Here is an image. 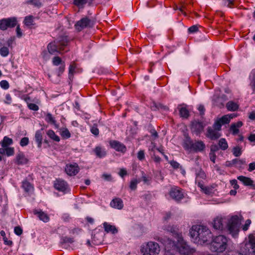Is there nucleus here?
Returning <instances> with one entry per match:
<instances>
[{
  "label": "nucleus",
  "instance_id": "f257e3e1",
  "mask_svg": "<svg viewBox=\"0 0 255 255\" xmlns=\"http://www.w3.org/2000/svg\"><path fill=\"white\" fill-rule=\"evenodd\" d=\"M191 237L194 243L202 245L210 241L212 237L210 230L206 226L194 225L190 231Z\"/></svg>",
  "mask_w": 255,
  "mask_h": 255
},
{
  "label": "nucleus",
  "instance_id": "f03ea898",
  "mask_svg": "<svg viewBox=\"0 0 255 255\" xmlns=\"http://www.w3.org/2000/svg\"><path fill=\"white\" fill-rule=\"evenodd\" d=\"M228 239L223 235L213 238L209 244V249L212 252L222 253L226 249L228 246Z\"/></svg>",
  "mask_w": 255,
  "mask_h": 255
},
{
  "label": "nucleus",
  "instance_id": "7ed1b4c3",
  "mask_svg": "<svg viewBox=\"0 0 255 255\" xmlns=\"http://www.w3.org/2000/svg\"><path fill=\"white\" fill-rule=\"evenodd\" d=\"M69 42L66 36H60L56 41L50 42L47 45L49 53L54 54L55 53H62L64 50V47L67 45Z\"/></svg>",
  "mask_w": 255,
  "mask_h": 255
},
{
  "label": "nucleus",
  "instance_id": "20e7f679",
  "mask_svg": "<svg viewBox=\"0 0 255 255\" xmlns=\"http://www.w3.org/2000/svg\"><path fill=\"white\" fill-rule=\"evenodd\" d=\"M183 147L188 150L194 151L195 152H201L204 150L205 144L201 140H195L193 142L190 137L187 136L184 139Z\"/></svg>",
  "mask_w": 255,
  "mask_h": 255
},
{
  "label": "nucleus",
  "instance_id": "39448f33",
  "mask_svg": "<svg viewBox=\"0 0 255 255\" xmlns=\"http://www.w3.org/2000/svg\"><path fill=\"white\" fill-rule=\"evenodd\" d=\"M161 251L159 244L153 241L148 242L143 244L140 249L143 255H159Z\"/></svg>",
  "mask_w": 255,
  "mask_h": 255
},
{
  "label": "nucleus",
  "instance_id": "423d86ee",
  "mask_svg": "<svg viewBox=\"0 0 255 255\" xmlns=\"http://www.w3.org/2000/svg\"><path fill=\"white\" fill-rule=\"evenodd\" d=\"M177 249L175 252H177L181 255H189L193 252V249L184 241L181 235H177Z\"/></svg>",
  "mask_w": 255,
  "mask_h": 255
},
{
  "label": "nucleus",
  "instance_id": "0eeeda50",
  "mask_svg": "<svg viewBox=\"0 0 255 255\" xmlns=\"http://www.w3.org/2000/svg\"><path fill=\"white\" fill-rule=\"evenodd\" d=\"M241 224V220L238 216H233L229 220L228 230L233 237L236 238L238 236Z\"/></svg>",
  "mask_w": 255,
  "mask_h": 255
},
{
  "label": "nucleus",
  "instance_id": "6e6552de",
  "mask_svg": "<svg viewBox=\"0 0 255 255\" xmlns=\"http://www.w3.org/2000/svg\"><path fill=\"white\" fill-rule=\"evenodd\" d=\"M154 239L161 243L167 251H175L177 249V243L166 236L156 237Z\"/></svg>",
  "mask_w": 255,
  "mask_h": 255
},
{
  "label": "nucleus",
  "instance_id": "1a4fd4ad",
  "mask_svg": "<svg viewBox=\"0 0 255 255\" xmlns=\"http://www.w3.org/2000/svg\"><path fill=\"white\" fill-rule=\"evenodd\" d=\"M154 239L161 243L167 251H175L177 249V243L166 236L156 237Z\"/></svg>",
  "mask_w": 255,
  "mask_h": 255
},
{
  "label": "nucleus",
  "instance_id": "9d476101",
  "mask_svg": "<svg viewBox=\"0 0 255 255\" xmlns=\"http://www.w3.org/2000/svg\"><path fill=\"white\" fill-rule=\"evenodd\" d=\"M17 21L14 17L3 18L0 20V29L5 30L8 28H12L17 25Z\"/></svg>",
  "mask_w": 255,
  "mask_h": 255
},
{
  "label": "nucleus",
  "instance_id": "9b49d317",
  "mask_svg": "<svg viewBox=\"0 0 255 255\" xmlns=\"http://www.w3.org/2000/svg\"><path fill=\"white\" fill-rule=\"evenodd\" d=\"M94 24V21L88 17H84L78 21L75 25V28L78 31H81L85 28L92 27Z\"/></svg>",
  "mask_w": 255,
  "mask_h": 255
},
{
  "label": "nucleus",
  "instance_id": "f8f14e48",
  "mask_svg": "<svg viewBox=\"0 0 255 255\" xmlns=\"http://www.w3.org/2000/svg\"><path fill=\"white\" fill-rule=\"evenodd\" d=\"M170 196L176 201H179L184 197L182 190L178 188L174 187L171 188L169 192Z\"/></svg>",
  "mask_w": 255,
  "mask_h": 255
},
{
  "label": "nucleus",
  "instance_id": "ddd939ff",
  "mask_svg": "<svg viewBox=\"0 0 255 255\" xmlns=\"http://www.w3.org/2000/svg\"><path fill=\"white\" fill-rule=\"evenodd\" d=\"M66 173L70 176L75 175L79 171V167L76 163L68 164L65 168Z\"/></svg>",
  "mask_w": 255,
  "mask_h": 255
},
{
  "label": "nucleus",
  "instance_id": "4468645a",
  "mask_svg": "<svg viewBox=\"0 0 255 255\" xmlns=\"http://www.w3.org/2000/svg\"><path fill=\"white\" fill-rule=\"evenodd\" d=\"M227 100V97L224 94H222L221 96L215 94L213 96V101L214 105L220 108L224 106V103Z\"/></svg>",
  "mask_w": 255,
  "mask_h": 255
},
{
  "label": "nucleus",
  "instance_id": "2eb2a0df",
  "mask_svg": "<svg viewBox=\"0 0 255 255\" xmlns=\"http://www.w3.org/2000/svg\"><path fill=\"white\" fill-rule=\"evenodd\" d=\"M54 186L56 190L63 192H66L68 188L67 183L63 180L60 179L55 181Z\"/></svg>",
  "mask_w": 255,
  "mask_h": 255
},
{
  "label": "nucleus",
  "instance_id": "dca6fc26",
  "mask_svg": "<svg viewBox=\"0 0 255 255\" xmlns=\"http://www.w3.org/2000/svg\"><path fill=\"white\" fill-rule=\"evenodd\" d=\"M220 133L219 131L213 129L211 127L207 128V132L206 136L212 140H216L221 136Z\"/></svg>",
  "mask_w": 255,
  "mask_h": 255
},
{
  "label": "nucleus",
  "instance_id": "f3484780",
  "mask_svg": "<svg viewBox=\"0 0 255 255\" xmlns=\"http://www.w3.org/2000/svg\"><path fill=\"white\" fill-rule=\"evenodd\" d=\"M245 247L250 253H255V237L250 235L249 237V242L245 244Z\"/></svg>",
  "mask_w": 255,
  "mask_h": 255
},
{
  "label": "nucleus",
  "instance_id": "a211bd4d",
  "mask_svg": "<svg viewBox=\"0 0 255 255\" xmlns=\"http://www.w3.org/2000/svg\"><path fill=\"white\" fill-rule=\"evenodd\" d=\"M224 218L221 217H217L213 222V227L217 230H222L224 228Z\"/></svg>",
  "mask_w": 255,
  "mask_h": 255
},
{
  "label": "nucleus",
  "instance_id": "6ab92c4d",
  "mask_svg": "<svg viewBox=\"0 0 255 255\" xmlns=\"http://www.w3.org/2000/svg\"><path fill=\"white\" fill-rule=\"evenodd\" d=\"M204 126L202 123L198 121H194L192 123L191 130L193 132L196 133L197 135L203 130Z\"/></svg>",
  "mask_w": 255,
  "mask_h": 255
},
{
  "label": "nucleus",
  "instance_id": "aec40b11",
  "mask_svg": "<svg viewBox=\"0 0 255 255\" xmlns=\"http://www.w3.org/2000/svg\"><path fill=\"white\" fill-rule=\"evenodd\" d=\"M103 225L104 231L107 233L116 234L118 232V230L114 225H112L107 222H104Z\"/></svg>",
  "mask_w": 255,
  "mask_h": 255
},
{
  "label": "nucleus",
  "instance_id": "412c9836",
  "mask_svg": "<svg viewBox=\"0 0 255 255\" xmlns=\"http://www.w3.org/2000/svg\"><path fill=\"white\" fill-rule=\"evenodd\" d=\"M33 213L37 215V217L44 222H48L49 221V217L48 215L45 212H43L41 210H34L33 211Z\"/></svg>",
  "mask_w": 255,
  "mask_h": 255
},
{
  "label": "nucleus",
  "instance_id": "4be33fe9",
  "mask_svg": "<svg viewBox=\"0 0 255 255\" xmlns=\"http://www.w3.org/2000/svg\"><path fill=\"white\" fill-rule=\"evenodd\" d=\"M110 145L112 147L118 151L125 152L126 150V146L117 141H111Z\"/></svg>",
  "mask_w": 255,
  "mask_h": 255
},
{
  "label": "nucleus",
  "instance_id": "5701e85b",
  "mask_svg": "<svg viewBox=\"0 0 255 255\" xmlns=\"http://www.w3.org/2000/svg\"><path fill=\"white\" fill-rule=\"evenodd\" d=\"M110 205L113 208L118 209H122L124 206L122 200L119 198L113 199L110 203Z\"/></svg>",
  "mask_w": 255,
  "mask_h": 255
},
{
  "label": "nucleus",
  "instance_id": "b1692460",
  "mask_svg": "<svg viewBox=\"0 0 255 255\" xmlns=\"http://www.w3.org/2000/svg\"><path fill=\"white\" fill-rule=\"evenodd\" d=\"M245 160L244 159H234L231 161H227L226 162V165L227 166H232L234 165L235 166H241L243 164H245Z\"/></svg>",
  "mask_w": 255,
  "mask_h": 255
},
{
  "label": "nucleus",
  "instance_id": "393cba45",
  "mask_svg": "<svg viewBox=\"0 0 255 255\" xmlns=\"http://www.w3.org/2000/svg\"><path fill=\"white\" fill-rule=\"evenodd\" d=\"M238 179L241 181L244 185L250 186L254 188V181L250 178L244 176H239L238 177Z\"/></svg>",
  "mask_w": 255,
  "mask_h": 255
},
{
  "label": "nucleus",
  "instance_id": "a878e982",
  "mask_svg": "<svg viewBox=\"0 0 255 255\" xmlns=\"http://www.w3.org/2000/svg\"><path fill=\"white\" fill-rule=\"evenodd\" d=\"M15 162L17 164H24L27 163L28 160L22 152H19L16 155Z\"/></svg>",
  "mask_w": 255,
  "mask_h": 255
},
{
  "label": "nucleus",
  "instance_id": "bb28decb",
  "mask_svg": "<svg viewBox=\"0 0 255 255\" xmlns=\"http://www.w3.org/2000/svg\"><path fill=\"white\" fill-rule=\"evenodd\" d=\"M198 186L199 187L201 190L206 194H210L213 192V187L212 186H204L201 181L198 182Z\"/></svg>",
  "mask_w": 255,
  "mask_h": 255
},
{
  "label": "nucleus",
  "instance_id": "cd10ccee",
  "mask_svg": "<svg viewBox=\"0 0 255 255\" xmlns=\"http://www.w3.org/2000/svg\"><path fill=\"white\" fill-rule=\"evenodd\" d=\"M43 133V131L42 129L37 130L35 133V138L36 141L37 142L38 147L39 148L41 147Z\"/></svg>",
  "mask_w": 255,
  "mask_h": 255
},
{
  "label": "nucleus",
  "instance_id": "c85d7f7f",
  "mask_svg": "<svg viewBox=\"0 0 255 255\" xmlns=\"http://www.w3.org/2000/svg\"><path fill=\"white\" fill-rule=\"evenodd\" d=\"M226 108L228 111H235L238 109L239 105L237 103L231 101L227 103Z\"/></svg>",
  "mask_w": 255,
  "mask_h": 255
},
{
  "label": "nucleus",
  "instance_id": "c756f323",
  "mask_svg": "<svg viewBox=\"0 0 255 255\" xmlns=\"http://www.w3.org/2000/svg\"><path fill=\"white\" fill-rule=\"evenodd\" d=\"M206 176L205 172L202 169H200L197 172H196V183L198 184V182L201 181V179H204L206 178Z\"/></svg>",
  "mask_w": 255,
  "mask_h": 255
},
{
  "label": "nucleus",
  "instance_id": "7c9ffc66",
  "mask_svg": "<svg viewBox=\"0 0 255 255\" xmlns=\"http://www.w3.org/2000/svg\"><path fill=\"white\" fill-rule=\"evenodd\" d=\"M47 134L48 135L49 137H50L53 140L56 141H60V138L57 135L54 131L52 130H49L47 132Z\"/></svg>",
  "mask_w": 255,
  "mask_h": 255
},
{
  "label": "nucleus",
  "instance_id": "2f4dec72",
  "mask_svg": "<svg viewBox=\"0 0 255 255\" xmlns=\"http://www.w3.org/2000/svg\"><path fill=\"white\" fill-rule=\"evenodd\" d=\"M94 151L97 156L100 158L106 155V152L100 147H96Z\"/></svg>",
  "mask_w": 255,
  "mask_h": 255
},
{
  "label": "nucleus",
  "instance_id": "473e14b6",
  "mask_svg": "<svg viewBox=\"0 0 255 255\" xmlns=\"http://www.w3.org/2000/svg\"><path fill=\"white\" fill-rule=\"evenodd\" d=\"M218 144L220 147L223 150L227 149L228 147V143L225 138L220 139Z\"/></svg>",
  "mask_w": 255,
  "mask_h": 255
},
{
  "label": "nucleus",
  "instance_id": "72a5a7b5",
  "mask_svg": "<svg viewBox=\"0 0 255 255\" xmlns=\"http://www.w3.org/2000/svg\"><path fill=\"white\" fill-rule=\"evenodd\" d=\"M45 121L48 123L56 125V121L54 118L50 113L46 114Z\"/></svg>",
  "mask_w": 255,
  "mask_h": 255
},
{
  "label": "nucleus",
  "instance_id": "f704fd0d",
  "mask_svg": "<svg viewBox=\"0 0 255 255\" xmlns=\"http://www.w3.org/2000/svg\"><path fill=\"white\" fill-rule=\"evenodd\" d=\"M179 113L180 116L184 118H187L189 116V111L185 107L179 109Z\"/></svg>",
  "mask_w": 255,
  "mask_h": 255
},
{
  "label": "nucleus",
  "instance_id": "c9c22d12",
  "mask_svg": "<svg viewBox=\"0 0 255 255\" xmlns=\"http://www.w3.org/2000/svg\"><path fill=\"white\" fill-rule=\"evenodd\" d=\"M12 142V139L7 137L5 136L3 138V140L1 142V145L3 147H6L8 145L11 144Z\"/></svg>",
  "mask_w": 255,
  "mask_h": 255
},
{
  "label": "nucleus",
  "instance_id": "e433bc0d",
  "mask_svg": "<svg viewBox=\"0 0 255 255\" xmlns=\"http://www.w3.org/2000/svg\"><path fill=\"white\" fill-rule=\"evenodd\" d=\"M24 24L27 26H31L33 24V16L32 15L27 16L24 20Z\"/></svg>",
  "mask_w": 255,
  "mask_h": 255
},
{
  "label": "nucleus",
  "instance_id": "4c0bfd02",
  "mask_svg": "<svg viewBox=\"0 0 255 255\" xmlns=\"http://www.w3.org/2000/svg\"><path fill=\"white\" fill-rule=\"evenodd\" d=\"M22 187L26 192L30 191L33 189V187L30 183L26 181L22 182Z\"/></svg>",
  "mask_w": 255,
  "mask_h": 255
},
{
  "label": "nucleus",
  "instance_id": "58836bf2",
  "mask_svg": "<svg viewBox=\"0 0 255 255\" xmlns=\"http://www.w3.org/2000/svg\"><path fill=\"white\" fill-rule=\"evenodd\" d=\"M165 230H166L167 232H169L173 235H175V238L177 239V235H180L179 234H178L176 232V228L173 226H168L166 227L165 229Z\"/></svg>",
  "mask_w": 255,
  "mask_h": 255
},
{
  "label": "nucleus",
  "instance_id": "ea45409f",
  "mask_svg": "<svg viewBox=\"0 0 255 255\" xmlns=\"http://www.w3.org/2000/svg\"><path fill=\"white\" fill-rule=\"evenodd\" d=\"M233 153L236 157L240 156L242 154V148L239 146L234 147L233 149Z\"/></svg>",
  "mask_w": 255,
  "mask_h": 255
},
{
  "label": "nucleus",
  "instance_id": "a19ab883",
  "mask_svg": "<svg viewBox=\"0 0 255 255\" xmlns=\"http://www.w3.org/2000/svg\"><path fill=\"white\" fill-rule=\"evenodd\" d=\"M52 63L55 66L61 65V64H64L60 57L58 56L54 57L52 59Z\"/></svg>",
  "mask_w": 255,
  "mask_h": 255
},
{
  "label": "nucleus",
  "instance_id": "79ce46f5",
  "mask_svg": "<svg viewBox=\"0 0 255 255\" xmlns=\"http://www.w3.org/2000/svg\"><path fill=\"white\" fill-rule=\"evenodd\" d=\"M9 54V49L7 47L3 46L0 48V54L3 57L7 56Z\"/></svg>",
  "mask_w": 255,
  "mask_h": 255
},
{
  "label": "nucleus",
  "instance_id": "37998d69",
  "mask_svg": "<svg viewBox=\"0 0 255 255\" xmlns=\"http://www.w3.org/2000/svg\"><path fill=\"white\" fill-rule=\"evenodd\" d=\"M61 135L63 138L65 139L69 138L71 136V134L67 128L63 129Z\"/></svg>",
  "mask_w": 255,
  "mask_h": 255
},
{
  "label": "nucleus",
  "instance_id": "c03bdc74",
  "mask_svg": "<svg viewBox=\"0 0 255 255\" xmlns=\"http://www.w3.org/2000/svg\"><path fill=\"white\" fill-rule=\"evenodd\" d=\"M222 125L228 124L230 122V117L229 115H225L218 120Z\"/></svg>",
  "mask_w": 255,
  "mask_h": 255
},
{
  "label": "nucleus",
  "instance_id": "a18cd8bd",
  "mask_svg": "<svg viewBox=\"0 0 255 255\" xmlns=\"http://www.w3.org/2000/svg\"><path fill=\"white\" fill-rule=\"evenodd\" d=\"M26 3L27 4H33L37 7H40L41 6V3L38 0H28Z\"/></svg>",
  "mask_w": 255,
  "mask_h": 255
},
{
  "label": "nucleus",
  "instance_id": "49530a36",
  "mask_svg": "<svg viewBox=\"0 0 255 255\" xmlns=\"http://www.w3.org/2000/svg\"><path fill=\"white\" fill-rule=\"evenodd\" d=\"M76 68V66L74 63H72L70 65L69 69V78L71 79L72 77L73 73L75 72V69Z\"/></svg>",
  "mask_w": 255,
  "mask_h": 255
},
{
  "label": "nucleus",
  "instance_id": "de8ad7c7",
  "mask_svg": "<svg viewBox=\"0 0 255 255\" xmlns=\"http://www.w3.org/2000/svg\"><path fill=\"white\" fill-rule=\"evenodd\" d=\"M139 182L136 179H134L131 181L130 184V188L131 190H134L136 188V185L137 183Z\"/></svg>",
  "mask_w": 255,
  "mask_h": 255
},
{
  "label": "nucleus",
  "instance_id": "09e8293b",
  "mask_svg": "<svg viewBox=\"0 0 255 255\" xmlns=\"http://www.w3.org/2000/svg\"><path fill=\"white\" fill-rule=\"evenodd\" d=\"M222 125L221 123V122L219 120H218L214 123L213 128L218 131H219L221 130Z\"/></svg>",
  "mask_w": 255,
  "mask_h": 255
},
{
  "label": "nucleus",
  "instance_id": "8fccbe9b",
  "mask_svg": "<svg viewBox=\"0 0 255 255\" xmlns=\"http://www.w3.org/2000/svg\"><path fill=\"white\" fill-rule=\"evenodd\" d=\"M0 86L4 89H7L9 88V84L6 80H2L0 82Z\"/></svg>",
  "mask_w": 255,
  "mask_h": 255
},
{
  "label": "nucleus",
  "instance_id": "3c124183",
  "mask_svg": "<svg viewBox=\"0 0 255 255\" xmlns=\"http://www.w3.org/2000/svg\"><path fill=\"white\" fill-rule=\"evenodd\" d=\"M230 130L232 132L233 134L236 135L239 132V128L235 126L233 124L231 125L230 127Z\"/></svg>",
  "mask_w": 255,
  "mask_h": 255
},
{
  "label": "nucleus",
  "instance_id": "603ef678",
  "mask_svg": "<svg viewBox=\"0 0 255 255\" xmlns=\"http://www.w3.org/2000/svg\"><path fill=\"white\" fill-rule=\"evenodd\" d=\"M29 139L28 137H23L20 142V144L22 146H24L27 145L28 144Z\"/></svg>",
  "mask_w": 255,
  "mask_h": 255
},
{
  "label": "nucleus",
  "instance_id": "864d4df0",
  "mask_svg": "<svg viewBox=\"0 0 255 255\" xmlns=\"http://www.w3.org/2000/svg\"><path fill=\"white\" fill-rule=\"evenodd\" d=\"M87 2V0H74V4L78 6H80L85 4Z\"/></svg>",
  "mask_w": 255,
  "mask_h": 255
},
{
  "label": "nucleus",
  "instance_id": "5fc2aeb1",
  "mask_svg": "<svg viewBox=\"0 0 255 255\" xmlns=\"http://www.w3.org/2000/svg\"><path fill=\"white\" fill-rule=\"evenodd\" d=\"M91 132L95 135L99 134V129L96 125H94L91 128Z\"/></svg>",
  "mask_w": 255,
  "mask_h": 255
},
{
  "label": "nucleus",
  "instance_id": "6e6d98bb",
  "mask_svg": "<svg viewBox=\"0 0 255 255\" xmlns=\"http://www.w3.org/2000/svg\"><path fill=\"white\" fill-rule=\"evenodd\" d=\"M7 156H11L14 154V149L12 147H6L5 153Z\"/></svg>",
  "mask_w": 255,
  "mask_h": 255
},
{
  "label": "nucleus",
  "instance_id": "4d7b16f0",
  "mask_svg": "<svg viewBox=\"0 0 255 255\" xmlns=\"http://www.w3.org/2000/svg\"><path fill=\"white\" fill-rule=\"evenodd\" d=\"M234 0H224V4L225 5H227L228 7L232 8L234 4Z\"/></svg>",
  "mask_w": 255,
  "mask_h": 255
},
{
  "label": "nucleus",
  "instance_id": "13d9d810",
  "mask_svg": "<svg viewBox=\"0 0 255 255\" xmlns=\"http://www.w3.org/2000/svg\"><path fill=\"white\" fill-rule=\"evenodd\" d=\"M144 152L143 150H141L137 153V158L139 160H142L144 159Z\"/></svg>",
  "mask_w": 255,
  "mask_h": 255
},
{
  "label": "nucleus",
  "instance_id": "bf43d9fd",
  "mask_svg": "<svg viewBox=\"0 0 255 255\" xmlns=\"http://www.w3.org/2000/svg\"><path fill=\"white\" fill-rule=\"evenodd\" d=\"M251 224V220L250 219H248L246 221L245 225L243 226V228H242L243 230L244 231L248 230Z\"/></svg>",
  "mask_w": 255,
  "mask_h": 255
},
{
  "label": "nucleus",
  "instance_id": "052dcab7",
  "mask_svg": "<svg viewBox=\"0 0 255 255\" xmlns=\"http://www.w3.org/2000/svg\"><path fill=\"white\" fill-rule=\"evenodd\" d=\"M28 108L32 110L36 111L39 109L38 106L35 104L30 103L28 105Z\"/></svg>",
  "mask_w": 255,
  "mask_h": 255
},
{
  "label": "nucleus",
  "instance_id": "680f3d73",
  "mask_svg": "<svg viewBox=\"0 0 255 255\" xmlns=\"http://www.w3.org/2000/svg\"><path fill=\"white\" fill-rule=\"evenodd\" d=\"M65 70V64H61L58 68L57 73L58 76H60Z\"/></svg>",
  "mask_w": 255,
  "mask_h": 255
},
{
  "label": "nucleus",
  "instance_id": "e2e57ef3",
  "mask_svg": "<svg viewBox=\"0 0 255 255\" xmlns=\"http://www.w3.org/2000/svg\"><path fill=\"white\" fill-rule=\"evenodd\" d=\"M74 242L73 238H68L67 237H64L62 238V243H72Z\"/></svg>",
  "mask_w": 255,
  "mask_h": 255
},
{
  "label": "nucleus",
  "instance_id": "0e129e2a",
  "mask_svg": "<svg viewBox=\"0 0 255 255\" xmlns=\"http://www.w3.org/2000/svg\"><path fill=\"white\" fill-rule=\"evenodd\" d=\"M14 233L16 235L18 236H20L22 233V229L19 227L17 226L14 228Z\"/></svg>",
  "mask_w": 255,
  "mask_h": 255
},
{
  "label": "nucleus",
  "instance_id": "69168bd1",
  "mask_svg": "<svg viewBox=\"0 0 255 255\" xmlns=\"http://www.w3.org/2000/svg\"><path fill=\"white\" fill-rule=\"evenodd\" d=\"M255 74L254 75L253 79L251 81L250 85L253 89V91H255V70L254 71Z\"/></svg>",
  "mask_w": 255,
  "mask_h": 255
},
{
  "label": "nucleus",
  "instance_id": "338daca9",
  "mask_svg": "<svg viewBox=\"0 0 255 255\" xmlns=\"http://www.w3.org/2000/svg\"><path fill=\"white\" fill-rule=\"evenodd\" d=\"M198 27L197 25H193L188 28V31L190 32H195L198 31Z\"/></svg>",
  "mask_w": 255,
  "mask_h": 255
},
{
  "label": "nucleus",
  "instance_id": "774afa93",
  "mask_svg": "<svg viewBox=\"0 0 255 255\" xmlns=\"http://www.w3.org/2000/svg\"><path fill=\"white\" fill-rule=\"evenodd\" d=\"M230 182L235 189H237L239 188V186L237 184V181L236 179L232 180Z\"/></svg>",
  "mask_w": 255,
  "mask_h": 255
}]
</instances>
